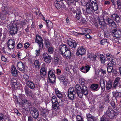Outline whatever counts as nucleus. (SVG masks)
<instances>
[{
	"label": "nucleus",
	"mask_w": 121,
	"mask_h": 121,
	"mask_svg": "<svg viewBox=\"0 0 121 121\" xmlns=\"http://www.w3.org/2000/svg\"><path fill=\"white\" fill-rule=\"evenodd\" d=\"M104 17H106L104 19L103 17H98L94 24L96 28L99 30H103L107 26V24L105 22V20L106 21L109 26L113 27H115V23L114 21L110 18V16H109V14L106 11H104Z\"/></svg>",
	"instance_id": "f257e3e1"
},
{
	"label": "nucleus",
	"mask_w": 121,
	"mask_h": 121,
	"mask_svg": "<svg viewBox=\"0 0 121 121\" xmlns=\"http://www.w3.org/2000/svg\"><path fill=\"white\" fill-rule=\"evenodd\" d=\"M79 81L82 86L81 87L78 84H76L75 86V91L78 97L82 98L83 97V95H86L88 94L87 88L84 85L85 80L83 78L79 79Z\"/></svg>",
	"instance_id": "f03ea898"
},
{
	"label": "nucleus",
	"mask_w": 121,
	"mask_h": 121,
	"mask_svg": "<svg viewBox=\"0 0 121 121\" xmlns=\"http://www.w3.org/2000/svg\"><path fill=\"white\" fill-rule=\"evenodd\" d=\"M9 26L10 29L9 31L10 34L12 36H13L17 34L18 31L16 21L12 22L9 25Z\"/></svg>",
	"instance_id": "7ed1b4c3"
},
{
	"label": "nucleus",
	"mask_w": 121,
	"mask_h": 121,
	"mask_svg": "<svg viewBox=\"0 0 121 121\" xmlns=\"http://www.w3.org/2000/svg\"><path fill=\"white\" fill-rule=\"evenodd\" d=\"M93 5L92 4L87 3L86 6V8L87 13L89 14H91L92 13L95 11L97 10L98 9V6H97V4Z\"/></svg>",
	"instance_id": "20e7f679"
},
{
	"label": "nucleus",
	"mask_w": 121,
	"mask_h": 121,
	"mask_svg": "<svg viewBox=\"0 0 121 121\" xmlns=\"http://www.w3.org/2000/svg\"><path fill=\"white\" fill-rule=\"evenodd\" d=\"M1 9L2 12L4 15L7 14L8 15L11 14L13 13L11 11V7H9L8 4H3L2 5Z\"/></svg>",
	"instance_id": "39448f33"
},
{
	"label": "nucleus",
	"mask_w": 121,
	"mask_h": 121,
	"mask_svg": "<svg viewBox=\"0 0 121 121\" xmlns=\"http://www.w3.org/2000/svg\"><path fill=\"white\" fill-rule=\"evenodd\" d=\"M67 43L72 48H70V53L75 52L76 51L75 48L77 44L76 41L71 39L70 40H68Z\"/></svg>",
	"instance_id": "423d86ee"
},
{
	"label": "nucleus",
	"mask_w": 121,
	"mask_h": 121,
	"mask_svg": "<svg viewBox=\"0 0 121 121\" xmlns=\"http://www.w3.org/2000/svg\"><path fill=\"white\" fill-rule=\"evenodd\" d=\"M108 115V117L111 119H113L117 115V112H115L110 108H109L108 110L106 113Z\"/></svg>",
	"instance_id": "0eeeda50"
},
{
	"label": "nucleus",
	"mask_w": 121,
	"mask_h": 121,
	"mask_svg": "<svg viewBox=\"0 0 121 121\" xmlns=\"http://www.w3.org/2000/svg\"><path fill=\"white\" fill-rule=\"evenodd\" d=\"M69 51L70 53V48L69 46L66 44H62L59 47V52L61 53H65L67 51Z\"/></svg>",
	"instance_id": "6e6552de"
},
{
	"label": "nucleus",
	"mask_w": 121,
	"mask_h": 121,
	"mask_svg": "<svg viewBox=\"0 0 121 121\" xmlns=\"http://www.w3.org/2000/svg\"><path fill=\"white\" fill-rule=\"evenodd\" d=\"M75 92L74 91V88L73 87H69L68 90V95L69 98L71 100L74 99L75 97Z\"/></svg>",
	"instance_id": "1a4fd4ad"
},
{
	"label": "nucleus",
	"mask_w": 121,
	"mask_h": 121,
	"mask_svg": "<svg viewBox=\"0 0 121 121\" xmlns=\"http://www.w3.org/2000/svg\"><path fill=\"white\" fill-rule=\"evenodd\" d=\"M36 43L39 45L40 48H42L43 47V39L42 37L39 34L36 35L35 39Z\"/></svg>",
	"instance_id": "9d476101"
},
{
	"label": "nucleus",
	"mask_w": 121,
	"mask_h": 121,
	"mask_svg": "<svg viewBox=\"0 0 121 121\" xmlns=\"http://www.w3.org/2000/svg\"><path fill=\"white\" fill-rule=\"evenodd\" d=\"M11 85L13 88L16 90L19 89L21 86L19 82L15 79H13L12 80Z\"/></svg>",
	"instance_id": "9b49d317"
},
{
	"label": "nucleus",
	"mask_w": 121,
	"mask_h": 121,
	"mask_svg": "<svg viewBox=\"0 0 121 121\" xmlns=\"http://www.w3.org/2000/svg\"><path fill=\"white\" fill-rule=\"evenodd\" d=\"M111 33L114 37L119 38L121 36V31L120 30L114 29L111 31Z\"/></svg>",
	"instance_id": "f8f14e48"
},
{
	"label": "nucleus",
	"mask_w": 121,
	"mask_h": 121,
	"mask_svg": "<svg viewBox=\"0 0 121 121\" xmlns=\"http://www.w3.org/2000/svg\"><path fill=\"white\" fill-rule=\"evenodd\" d=\"M48 76L50 82L52 83H54L56 77L54 74L51 69H50L48 71Z\"/></svg>",
	"instance_id": "ddd939ff"
},
{
	"label": "nucleus",
	"mask_w": 121,
	"mask_h": 121,
	"mask_svg": "<svg viewBox=\"0 0 121 121\" xmlns=\"http://www.w3.org/2000/svg\"><path fill=\"white\" fill-rule=\"evenodd\" d=\"M58 78L60 82L65 85H66L69 82V80L66 77L63 75H60L58 76Z\"/></svg>",
	"instance_id": "4468645a"
},
{
	"label": "nucleus",
	"mask_w": 121,
	"mask_h": 121,
	"mask_svg": "<svg viewBox=\"0 0 121 121\" xmlns=\"http://www.w3.org/2000/svg\"><path fill=\"white\" fill-rule=\"evenodd\" d=\"M90 68L89 65H87L85 66L82 67L80 68L79 69L82 72L86 73L89 71Z\"/></svg>",
	"instance_id": "2eb2a0df"
},
{
	"label": "nucleus",
	"mask_w": 121,
	"mask_h": 121,
	"mask_svg": "<svg viewBox=\"0 0 121 121\" xmlns=\"http://www.w3.org/2000/svg\"><path fill=\"white\" fill-rule=\"evenodd\" d=\"M43 56L45 62L47 63H49L51 61V56L48 53H44Z\"/></svg>",
	"instance_id": "dca6fc26"
},
{
	"label": "nucleus",
	"mask_w": 121,
	"mask_h": 121,
	"mask_svg": "<svg viewBox=\"0 0 121 121\" xmlns=\"http://www.w3.org/2000/svg\"><path fill=\"white\" fill-rule=\"evenodd\" d=\"M113 86L114 87L117 86L121 87V81H120V78L119 77H117L116 79L114 82Z\"/></svg>",
	"instance_id": "f3484780"
},
{
	"label": "nucleus",
	"mask_w": 121,
	"mask_h": 121,
	"mask_svg": "<svg viewBox=\"0 0 121 121\" xmlns=\"http://www.w3.org/2000/svg\"><path fill=\"white\" fill-rule=\"evenodd\" d=\"M106 56L107 60L110 62V63H112L113 65H116V63L114 61L115 60L113 59V56L112 55L109 53H108L106 55Z\"/></svg>",
	"instance_id": "a211bd4d"
},
{
	"label": "nucleus",
	"mask_w": 121,
	"mask_h": 121,
	"mask_svg": "<svg viewBox=\"0 0 121 121\" xmlns=\"http://www.w3.org/2000/svg\"><path fill=\"white\" fill-rule=\"evenodd\" d=\"M22 105L25 109H26L30 106V104L28 100H24L22 101Z\"/></svg>",
	"instance_id": "6ab92c4d"
},
{
	"label": "nucleus",
	"mask_w": 121,
	"mask_h": 121,
	"mask_svg": "<svg viewBox=\"0 0 121 121\" xmlns=\"http://www.w3.org/2000/svg\"><path fill=\"white\" fill-rule=\"evenodd\" d=\"M17 68L22 71V72H23L24 71V65L22 62H20L17 63Z\"/></svg>",
	"instance_id": "aec40b11"
},
{
	"label": "nucleus",
	"mask_w": 121,
	"mask_h": 121,
	"mask_svg": "<svg viewBox=\"0 0 121 121\" xmlns=\"http://www.w3.org/2000/svg\"><path fill=\"white\" fill-rule=\"evenodd\" d=\"M86 49L82 46H80L78 47L76 53H80L81 52L82 53H85Z\"/></svg>",
	"instance_id": "412c9836"
},
{
	"label": "nucleus",
	"mask_w": 121,
	"mask_h": 121,
	"mask_svg": "<svg viewBox=\"0 0 121 121\" xmlns=\"http://www.w3.org/2000/svg\"><path fill=\"white\" fill-rule=\"evenodd\" d=\"M99 42L101 45H105L107 46H108L109 43L108 40L107 39H102Z\"/></svg>",
	"instance_id": "4be33fe9"
},
{
	"label": "nucleus",
	"mask_w": 121,
	"mask_h": 121,
	"mask_svg": "<svg viewBox=\"0 0 121 121\" xmlns=\"http://www.w3.org/2000/svg\"><path fill=\"white\" fill-rule=\"evenodd\" d=\"M82 15V13L81 12V9H80L77 11L75 16V18L78 20H79Z\"/></svg>",
	"instance_id": "5701e85b"
},
{
	"label": "nucleus",
	"mask_w": 121,
	"mask_h": 121,
	"mask_svg": "<svg viewBox=\"0 0 121 121\" xmlns=\"http://www.w3.org/2000/svg\"><path fill=\"white\" fill-rule=\"evenodd\" d=\"M100 86L102 89L103 90L104 89L105 87V84L104 82V80L103 78H100L99 81Z\"/></svg>",
	"instance_id": "b1692460"
},
{
	"label": "nucleus",
	"mask_w": 121,
	"mask_h": 121,
	"mask_svg": "<svg viewBox=\"0 0 121 121\" xmlns=\"http://www.w3.org/2000/svg\"><path fill=\"white\" fill-rule=\"evenodd\" d=\"M26 83L28 86L31 89H33L35 87V85L34 83L28 80H26Z\"/></svg>",
	"instance_id": "393cba45"
},
{
	"label": "nucleus",
	"mask_w": 121,
	"mask_h": 121,
	"mask_svg": "<svg viewBox=\"0 0 121 121\" xmlns=\"http://www.w3.org/2000/svg\"><path fill=\"white\" fill-rule=\"evenodd\" d=\"M33 117L35 118H37L39 115L38 111L37 109L35 108L33 110L32 114Z\"/></svg>",
	"instance_id": "a878e982"
},
{
	"label": "nucleus",
	"mask_w": 121,
	"mask_h": 121,
	"mask_svg": "<svg viewBox=\"0 0 121 121\" xmlns=\"http://www.w3.org/2000/svg\"><path fill=\"white\" fill-rule=\"evenodd\" d=\"M11 72L12 75L14 76H16L17 75V70L15 67L12 66L11 69Z\"/></svg>",
	"instance_id": "bb28decb"
},
{
	"label": "nucleus",
	"mask_w": 121,
	"mask_h": 121,
	"mask_svg": "<svg viewBox=\"0 0 121 121\" xmlns=\"http://www.w3.org/2000/svg\"><path fill=\"white\" fill-rule=\"evenodd\" d=\"M113 65L112 63H109L107 65V71L108 72L111 73L112 72L113 69L112 66Z\"/></svg>",
	"instance_id": "cd10ccee"
},
{
	"label": "nucleus",
	"mask_w": 121,
	"mask_h": 121,
	"mask_svg": "<svg viewBox=\"0 0 121 121\" xmlns=\"http://www.w3.org/2000/svg\"><path fill=\"white\" fill-rule=\"evenodd\" d=\"M65 1L68 7H70L72 5L76 4L73 0H65Z\"/></svg>",
	"instance_id": "c85d7f7f"
},
{
	"label": "nucleus",
	"mask_w": 121,
	"mask_h": 121,
	"mask_svg": "<svg viewBox=\"0 0 121 121\" xmlns=\"http://www.w3.org/2000/svg\"><path fill=\"white\" fill-rule=\"evenodd\" d=\"M89 30H90L89 29L83 28L81 30L82 33H79V34L82 35H85L86 33H88Z\"/></svg>",
	"instance_id": "c756f323"
},
{
	"label": "nucleus",
	"mask_w": 121,
	"mask_h": 121,
	"mask_svg": "<svg viewBox=\"0 0 121 121\" xmlns=\"http://www.w3.org/2000/svg\"><path fill=\"white\" fill-rule=\"evenodd\" d=\"M44 43L46 48L49 47L51 44V42L48 38L44 39Z\"/></svg>",
	"instance_id": "7c9ffc66"
},
{
	"label": "nucleus",
	"mask_w": 121,
	"mask_h": 121,
	"mask_svg": "<svg viewBox=\"0 0 121 121\" xmlns=\"http://www.w3.org/2000/svg\"><path fill=\"white\" fill-rule=\"evenodd\" d=\"M112 83L111 81L109 80L106 83V88L109 90L111 89L112 86Z\"/></svg>",
	"instance_id": "2f4dec72"
},
{
	"label": "nucleus",
	"mask_w": 121,
	"mask_h": 121,
	"mask_svg": "<svg viewBox=\"0 0 121 121\" xmlns=\"http://www.w3.org/2000/svg\"><path fill=\"white\" fill-rule=\"evenodd\" d=\"M40 73L41 76L42 77H43L45 75L46 72L45 71V68L44 67L41 68L40 70Z\"/></svg>",
	"instance_id": "473e14b6"
},
{
	"label": "nucleus",
	"mask_w": 121,
	"mask_h": 121,
	"mask_svg": "<svg viewBox=\"0 0 121 121\" xmlns=\"http://www.w3.org/2000/svg\"><path fill=\"white\" fill-rule=\"evenodd\" d=\"M55 91L58 97L60 99L62 98V95L61 93L58 89H55Z\"/></svg>",
	"instance_id": "72a5a7b5"
},
{
	"label": "nucleus",
	"mask_w": 121,
	"mask_h": 121,
	"mask_svg": "<svg viewBox=\"0 0 121 121\" xmlns=\"http://www.w3.org/2000/svg\"><path fill=\"white\" fill-rule=\"evenodd\" d=\"M48 22L47 24V27L48 28V30H51V28L53 27V24L51 21L48 20Z\"/></svg>",
	"instance_id": "f704fd0d"
},
{
	"label": "nucleus",
	"mask_w": 121,
	"mask_h": 121,
	"mask_svg": "<svg viewBox=\"0 0 121 121\" xmlns=\"http://www.w3.org/2000/svg\"><path fill=\"white\" fill-rule=\"evenodd\" d=\"M98 85L96 84H93L91 85V88L92 90L93 91L97 90L98 89Z\"/></svg>",
	"instance_id": "c9c22d12"
},
{
	"label": "nucleus",
	"mask_w": 121,
	"mask_h": 121,
	"mask_svg": "<svg viewBox=\"0 0 121 121\" xmlns=\"http://www.w3.org/2000/svg\"><path fill=\"white\" fill-rule=\"evenodd\" d=\"M117 7L119 10H121V2L120 0H117Z\"/></svg>",
	"instance_id": "e433bc0d"
},
{
	"label": "nucleus",
	"mask_w": 121,
	"mask_h": 121,
	"mask_svg": "<svg viewBox=\"0 0 121 121\" xmlns=\"http://www.w3.org/2000/svg\"><path fill=\"white\" fill-rule=\"evenodd\" d=\"M48 112V110L46 109H44L43 112H41V114L43 117H44L47 115Z\"/></svg>",
	"instance_id": "4c0bfd02"
},
{
	"label": "nucleus",
	"mask_w": 121,
	"mask_h": 121,
	"mask_svg": "<svg viewBox=\"0 0 121 121\" xmlns=\"http://www.w3.org/2000/svg\"><path fill=\"white\" fill-rule=\"evenodd\" d=\"M62 56L65 58H69L70 57L71 53H61Z\"/></svg>",
	"instance_id": "58836bf2"
},
{
	"label": "nucleus",
	"mask_w": 121,
	"mask_h": 121,
	"mask_svg": "<svg viewBox=\"0 0 121 121\" xmlns=\"http://www.w3.org/2000/svg\"><path fill=\"white\" fill-rule=\"evenodd\" d=\"M113 96L116 97L118 98L121 97V93L119 92H113Z\"/></svg>",
	"instance_id": "ea45409f"
},
{
	"label": "nucleus",
	"mask_w": 121,
	"mask_h": 121,
	"mask_svg": "<svg viewBox=\"0 0 121 121\" xmlns=\"http://www.w3.org/2000/svg\"><path fill=\"white\" fill-rule=\"evenodd\" d=\"M104 36L105 38H108V37L109 35V33L107 30H105L104 31Z\"/></svg>",
	"instance_id": "a19ab883"
},
{
	"label": "nucleus",
	"mask_w": 121,
	"mask_h": 121,
	"mask_svg": "<svg viewBox=\"0 0 121 121\" xmlns=\"http://www.w3.org/2000/svg\"><path fill=\"white\" fill-rule=\"evenodd\" d=\"M87 3H90L91 4H92L93 5H95V4H97V6H98V4L96 3V0H89V1Z\"/></svg>",
	"instance_id": "79ce46f5"
},
{
	"label": "nucleus",
	"mask_w": 121,
	"mask_h": 121,
	"mask_svg": "<svg viewBox=\"0 0 121 121\" xmlns=\"http://www.w3.org/2000/svg\"><path fill=\"white\" fill-rule=\"evenodd\" d=\"M52 104H54L55 103H58L57 98L56 96H53L52 99Z\"/></svg>",
	"instance_id": "37998d69"
},
{
	"label": "nucleus",
	"mask_w": 121,
	"mask_h": 121,
	"mask_svg": "<svg viewBox=\"0 0 121 121\" xmlns=\"http://www.w3.org/2000/svg\"><path fill=\"white\" fill-rule=\"evenodd\" d=\"M40 63L37 60H35L34 62V65L36 68H39L40 65Z\"/></svg>",
	"instance_id": "c03bdc74"
},
{
	"label": "nucleus",
	"mask_w": 121,
	"mask_h": 121,
	"mask_svg": "<svg viewBox=\"0 0 121 121\" xmlns=\"http://www.w3.org/2000/svg\"><path fill=\"white\" fill-rule=\"evenodd\" d=\"M55 103L54 104H52V106L53 108L55 110H56L58 109V103Z\"/></svg>",
	"instance_id": "a18cd8bd"
},
{
	"label": "nucleus",
	"mask_w": 121,
	"mask_h": 121,
	"mask_svg": "<svg viewBox=\"0 0 121 121\" xmlns=\"http://www.w3.org/2000/svg\"><path fill=\"white\" fill-rule=\"evenodd\" d=\"M118 15V14H117L115 13H113L110 16V17H111L112 20L113 19V20L114 21V20H115L116 17H117Z\"/></svg>",
	"instance_id": "49530a36"
},
{
	"label": "nucleus",
	"mask_w": 121,
	"mask_h": 121,
	"mask_svg": "<svg viewBox=\"0 0 121 121\" xmlns=\"http://www.w3.org/2000/svg\"><path fill=\"white\" fill-rule=\"evenodd\" d=\"M80 22L81 24H86V23L87 21L85 18L82 17L81 18Z\"/></svg>",
	"instance_id": "de8ad7c7"
},
{
	"label": "nucleus",
	"mask_w": 121,
	"mask_h": 121,
	"mask_svg": "<svg viewBox=\"0 0 121 121\" xmlns=\"http://www.w3.org/2000/svg\"><path fill=\"white\" fill-rule=\"evenodd\" d=\"M54 48L53 47H49L48 49V52L49 53H53L54 52Z\"/></svg>",
	"instance_id": "09e8293b"
},
{
	"label": "nucleus",
	"mask_w": 121,
	"mask_h": 121,
	"mask_svg": "<svg viewBox=\"0 0 121 121\" xmlns=\"http://www.w3.org/2000/svg\"><path fill=\"white\" fill-rule=\"evenodd\" d=\"M23 45L22 44V42H19L17 44L16 48L17 49H20L22 48L23 46Z\"/></svg>",
	"instance_id": "8fccbe9b"
},
{
	"label": "nucleus",
	"mask_w": 121,
	"mask_h": 121,
	"mask_svg": "<svg viewBox=\"0 0 121 121\" xmlns=\"http://www.w3.org/2000/svg\"><path fill=\"white\" fill-rule=\"evenodd\" d=\"M15 43V41L14 39H9L8 42V45Z\"/></svg>",
	"instance_id": "3c124183"
},
{
	"label": "nucleus",
	"mask_w": 121,
	"mask_h": 121,
	"mask_svg": "<svg viewBox=\"0 0 121 121\" xmlns=\"http://www.w3.org/2000/svg\"><path fill=\"white\" fill-rule=\"evenodd\" d=\"M59 58L57 57H55L54 58V63L55 64L58 63Z\"/></svg>",
	"instance_id": "603ef678"
},
{
	"label": "nucleus",
	"mask_w": 121,
	"mask_h": 121,
	"mask_svg": "<svg viewBox=\"0 0 121 121\" xmlns=\"http://www.w3.org/2000/svg\"><path fill=\"white\" fill-rule=\"evenodd\" d=\"M15 46V43H13V44L8 45V46L10 49H13L14 48Z\"/></svg>",
	"instance_id": "864d4df0"
},
{
	"label": "nucleus",
	"mask_w": 121,
	"mask_h": 121,
	"mask_svg": "<svg viewBox=\"0 0 121 121\" xmlns=\"http://www.w3.org/2000/svg\"><path fill=\"white\" fill-rule=\"evenodd\" d=\"M70 32L71 34L73 35L78 36V35H80L79 34V33H78L74 31H71Z\"/></svg>",
	"instance_id": "5fc2aeb1"
},
{
	"label": "nucleus",
	"mask_w": 121,
	"mask_h": 121,
	"mask_svg": "<svg viewBox=\"0 0 121 121\" xmlns=\"http://www.w3.org/2000/svg\"><path fill=\"white\" fill-rule=\"evenodd\" d=\"M55 6L56 8L57 9H59L61 7V5L55 2Z\"/></svg>",
	"instance_id": "6e6d98bb"
},
{
	"label": "nucleus",
	"mask_w": 121,
	"mask_h": 121,
	"mask_svg": "<svg viewBox=\"0 0 121 121\" xmlns=\"http://www.w3.org/2000/svg\"><path fill=\"white\" fill-rule=\"evenodd\" d=\"M114 21H116L117 23L120 22L121 19L119 15H118L117 17H116L115 20H114Z\"/></svg>",
	"instance_id": "4d7b16f0"
},
{
	"label": "nucleus",
	"mask_w": 121,
	"mask_h": 121,
	"mask_svg": "<svg viewBox=\"0 0 121 121\" xmlns=\"http://www.w3.org/2000/svg\"><path fill=\"white\" fill-rule=\"evenodd\" d=\"M77 121H83V119L79 115H78L76 117Z\"/></svg>",
	"instance_id": "13d9d810"
},
{
	"label": "nucleus",
	"mask_w": 121,
	"mask_h": 121,
	"mask_svg": "<svg viewBox=\"0 0 121 121\" xmlns=\"http://www.w3.org/2000/svg\"><path fill=\"white\" fill-rule=\"evenodd\" d=\"M26 95L28 96H30L31 94V92L29 91L27 89L25 90Z\"/></svg>",
	"instance_id": "bf43d9fd"
},
{
	"label": "nucleus",
	"mask_w": 121,
	"mask_h": 121,
	"mask_svg": "<svg viewBox=\"0 0 121 121\" xmlns=\"http://www.w3.org/2000/svg\"><path fill=\"white\" fill-rule=\"evenodd\" d=\"M104 107L103 106H100L98 109V111L99 112H102V111L103 110V108Z\"/></svg>",
	"instance_id": "052dcab7"
},
{
	"label": "nucleus",
	"mask_w": 121,
	"mask_h": 121,
	"mask_svg": "<svg viewBox=\"0 0 121 121\" xmlns=\"http://www.w3.org/2000/svg\"><path fill=\"white\" fill-rule=\"evenodd\" d=\"M87 119L88 121H96L95 118L94 117H90L88 118Z\"/></svg>",
	"instance_id": "680f3d73"
},
{
	"label": "nucleus",
	"mask_w": 121,
	"mask_h": 121,
	"mask_svg": "<svg viewBox=\"0 0 121 121\" xmlns=\"http://www.w3.org/2000/svg\"><path fill=\"white\" fill-rule=\"evenodd\" d=\"M30 44L29 43H26L24 44V47L25 48L27 49L29 47L30 45Z\"/></svg>",
	"instance_id": "e2e57ef3"
},
{
	"label": "nucleus",
	"mask_w": 121,
	"mask_h": 121,
	"mask_svg": "<svg viewBox=\"0 0 121 121\" xmlns=\"http://www.w3.org/2000/svg\"><path fill=\"white\" fill-rule=\"evenodd\" d=\"M85 37L87 39H91L92 38V37L90 36L88 34H86L85 36Z\"/></svg>",
	"instance_id": "0e129e2a"
},
{
	"label": "nucleus",
	"mask_w": 121,
	"mask_h": 121,
	"mask_svg": "<svg viewBox=\"0 0 121 121\" xmlns=\"http://www.w3.org/2000/svg\"><path fill=\"white\" fill-rule=\"evenodd\" d=\"M4 116L3 114L0 113V121H2L4 119Z\"/></svg>",
	"instance_id": "69168bd1"
},
{
	"label": "nucleus",
	"mask_w": 121,
	"mask_h": 121,
	"mask_svg": "<svg viewBox=\"0 0 121 121\" xmlns=\"http://www.w3.org/2000/svg\"><path fill=\"white\" fill-rule=\"evenodd\" d=\"M61 7L63 9H64L66 7V5L63 3H62L61 4Z\"/></svg>",
	"instance_id": "338daca9"
},
{
	"label": "nucleus",
	"mask_w": 121,
	"mask_h": 121,
	"mask_svg": "<svg viewBox=\"0 0 121 121\" xmlns=\"http://www.w3.org/2000/svg\"><path fill=\"white\" fill-rule=\"evenodd\" d=\"M107 119L104 117V116H103L101 118V121H106Z\"/></svg>",
	"instance_id": "774afa93"
}]
</instances>
